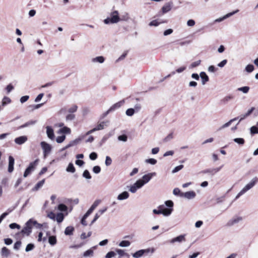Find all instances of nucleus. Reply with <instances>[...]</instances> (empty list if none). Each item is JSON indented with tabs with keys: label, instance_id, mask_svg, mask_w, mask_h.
Returning a JSON list of instances; mask_svg holds the SVG:
<instances>
[{
	"label": "nucleus",
	"instance_id": "nucleus-1",
	"mask_svg": "<svg viewBox=\"0 0 258 258\" xmlns=\"http://www.w3.org/2000/svg\"><path fill=\"white\" fill-rule=\"evenodd\" d=\"M127 19V17L125 18V17H123L122 18H120L118 11H114L111 13L110 17H108L104 20V23L106 24H108L110 23L114 24L117 23L121 20H126Z\"/></svg>",
	"mask_w": 258,
	"mask_h": 258
},
{
	"label": "nucleus",
	"instance_id": "nucleus-2",
	"mask_svg": "<svg viewBox=\"0 0 258 258\" xmlns=\"http://www.w3.org/2000/svg\"><path fill=\"white\" fill-rule=\"evenodd\" d=\"M258 182V178L257 177H253L251 181L247 183L237 194L235 197V200L238 199L241 196L243 195L246 191L252 188Z\"/></svg>",
	"mask_w": 258,
	"mask_h": 258
},
{
	"label": "nucleus",
	"instance_id": "nucleus-3",
	"mask_svg": "<svg viewBox=\"0 0 258 258\" xmlns=\"http://www.w3.org/2000/svg\"><path fill=\"white\" fill-rule=\"evenodd\" d=\"M165 206L162 205L163 208H161L163 214L164 216H169L173 211V202L171 200L166 201L165 202Z\"/></svg>",
	"mask_w": 258,
	"mask_h": 258
},
{
	"label": "nucleus",
	"instance_id": "nucleus-4",
	"mask_svg": "<svg viewBox=\"0 0 258 258\" xmlns=\"http://www.w3.org/2000/svg\"><path fill=\"white\" fill-rule=\"evenodd\" d=\"M40 146L43 150L44 158H45L50 153L52 147L51 145L45 141H42L40 143Z\"/></svg>",
	"mask_w": 258,
	"mask_h": 258
},
{
	"label": "nucleus",
	"instance_id": "nucleus-5",
	"mask_svg": "<svg viewBox=\"0 0 258 258\" xmlns=\"http://www.w3.org/2000/svg\"><path fill=\"white\" fill-rule=\"evenodd\" d=\"M39 160V159H36L34 161L31 162L28 167L26 169L24 173V177H26L28 175H29L32 171H33L36 167L38 164Z\"/></svg>",
	"mask_w": 258,
	"mask_h": 258
},
{
	"label": "nucleus",
	"instance_id": "nucleus-6",
	"mask_svg": "<svg viewBox=\"0 0 258 258\" xmlns=\"http://www.w3.org/2000/svg\"><path fill=\"white\" fill-rule=\"evenodd\" d=\"M31 220H28L25 224V226L22 229L20 232L18 234H22L29 236L32 232V226L31 225Z\"/></svg>",
	"mask_w": 258,
	"mask_h": 258
},
{
	"label": "nucleus",
	"instance_id": "nucleus-7",
	"mask_svg": "<svg viewBox=\"0 0 258 258\" xmlns=\"http://www.w3.org/2000/svg\"><path fill=\"white\" fill-rule=\"evenodd\" d=\"M173 7V3L172 2H169L164 4L162 7L161 10L160 15H163L165 13L169 12L172 9Z\"/></svg>",
	"mask_w": 258,
	"mask_h": 258
},
{
	"label": "nucleus",
	"instance_id": "nucleus-8",
	"mask_svg": "<svg viewBox=\"0 0 258 258\" xmlns=\"http://www.w3.org/2000/svg\"><path fill=\"white\" fill-rule=\"evenodd\" d=\"M222 167H223V165L221 166V167H219L218 168L207 169L202 170L201 171V173H202L203 174L209 173V174H211L212 175H214L216 173L219 172L221 169Z\"/></svg>",
	"mask_w": 258,
	"mask_h": 258
},
{
	"label": "nucleus",
	"instance_id": "nucleus-9",
	"mask_svg": "<svg viewBox=\"0 0 258 258\" xmlns=\"http://www.w3.org/2000/svg\"><path fill=\"white\" fill-rule=\"evenodd\" d=\"M185 234L180 235L176 237L171 239L169 241V242L171 244H173L175 242L181 243L182 242L185 241Z\"/></svg>",
	"mask_w": 258,
	"mask_h": 258
},
{
	"label": "nucleus",
	"instance_id": "nucleus-10",
	"mask_svg": "<svg viewBox=\"0 0 258 258\" xmlns=\"http://www.w3.org/2000/svg\"><path fill=\"white\" fill-rule=\"evenodd\" d=\"M156 175V172H151L143 175L141 180L144 183V184L148 183L153 176Z\"/></svg>",
	"mask_w": 258,
	"mask_h": 258
},
{
	"label": "nucleus",
	"instance_id": "nucleus-11",
	"mask_svg": "<svg viewBox=\"0 0 258 258\" xmlns=\"http://www.w3.org/2000/svg\"><path fill=\"white\" fill-rule=\"evenodd\" d=\"M196 196V194L194 191H189L181 194V197H184L188 200L195 198Z\"/></svg>",
	"mask_w": 258,
	"mask_h": 258
},
{
	"label": "nucleus",
	"instance_id": "nucleus-12",
	"mask_svg": "<svg viewBox=\"0 0 258 258\" xmlns=\"http://www.w3.org/2000/svg\"><path fill=\"white\" fill-rule=\"evenodd\" d=\"M242 218L241 217H233L231 220H229L227 223V226H232L234 224H236L239 223L240 221H242Z\"/></svg>",
	"mask_w": 258,
	"mask_h": 258
},
{
	"label": "nucleus",
	"instance_id": "nucleus-13",
	"mask_svg": "<svg viewBox=\"0 0 258 258\" xmlns=\"http://www.w3.org/2000/svg\"><path fill=\"white\" fill-rule=\"evenodd\" d=\"M28 140L27 136H22L15 139L14 142L16 144L21 145L24 144Z\"/></svg>",
	"mask_w": 258,
	"mask_h": 258
},
{
	"label": "nucleus",
	"instance_id": "nucleus-14",
	"mask_svg": "<svg viewBox=\"0 0 258 258\" xmlns=\"http://www.w3.org/2000/svg\"><path fill=\"white\" fill-rule=\"evenodd\" d=\"M150 251V249H141L132 254V255L135 258H139L141 257L145 253H147Z\"/></svg>",
	"mask_w": 258,
	"mask_h": 258
},
{
	"label": "nucleus",
	"instance_id": "nucleus-15",
	"mask_svg": "<svg viewBox=\"0 0 258 258\" xmlns=\"http://www.w3.org/2000/svg\"><path fill=\"white\" fill-rule=\"evenodd\" d=\"M100 200H96L92 205L91 206L90 209L87 211V212L85 213L86 216H89L92 212L94 210V209L98 206L100 204Z\"/></svg>",
	"mask_w": 258,
	"mask_h": 258
},
{
	"label": "nucleus",
	"instance_id": "nucleus-16",
	"mask_svg": "<svg viewBox=\"0 0 258 258\" xmlns=\"http://www.w3.org/2000/svg\"><path fill=\"white\" fill-rule=\"evenodd\" d=\"M46 134L48 138L51 140H54L55 136L53 128L49 126H46Z\"/></svg>",
	"mask_w": 258,
	"mask_h": 258
},
{
	"label": "nucleus",
	"instance_id": "nucleus-17",
	"mask_svg": "<svg viewBox=\"0 0 258 258\" xmlns=\"http://www.w3.org/2000/svg\"><path fill=\"white\" fill-rule=\"evenodd\" d=\"M15 163L14 158L10 156L9 157V166H8V172L11 173L14 170V165Z\"/></svg>",
	"mask_w": 258,
	"mask_h": 258
},
{
	"label": "nucleus",
	"instance_id": "nucleus-18",
	"mask_svg": "<svg viewBox=\"0 0 258 258\" xmlns=\"http://www.w3.org/2000/svg\"><path fill=\"white\" fill-rule=\"evenodd\" d=\"M124 103V99L115 103L114 104H113L110 107L109 111H113L115 110V109H117L120 108L122 105H123V104Z\"/></svg>",
	"mask_w": 258,
	"mask_h": 258
},
{
	"label": "nucleus",
	"instance_id": "nucleus-19",
	"mask_svg": "<svg viewBox=\"0 0 258 258\" xmlns=\"http://www.w3.org/2000/svg\"><path fill=\"white\" fill-rule=\"evenodd\" d=\"M239 11L238 10H237L235 11H233L232 12H231V13H228L227 14H226V15H225L224 16H223V17L222 18H219L217 19H216L215 20V22H221L223 20L232 16V15H233L234 14L237 13Z\"/></svg>",
	"mask_w": 258,
	"mask_h": 258
},
{
	"label": "nucleus",
	"instance_id": "nucleus-20",
	"mask_svg": "<svg viewBox=\"0 0 258 258\" xmlns=\"http://www.w3.org/2000/svg\"><path fill=\"white\" fill-rule=\"evenodd\" d=\"M233 98H234V96L232 95H229L226 96L225 97H224L223 98H222L220 100V103L221 104H224V105L226 104L228 102H229L230 101L232 100Z\"/></svg>",
	"mask_w": 258,
	"mask_h": 258
},
{
	"label": "nucleus",
	"instance_id": "nucleus-21",
	"mask_svg": "<svg viewBox=\"0 0 258 258\" xmlns=\"http://www.w3.org/2000/svg\"><path fill=\"white\" fill-rule=\"evenodd\" d=\"M129 197V194L127 191H124L119 194L117 197V200L122 201L127 199Z\"/></svg>",
	"mask_w": 258,
	"mask_h": 258
},
{
	"label": "nucleus",
	"instance_id": "nucleus-22",
	"mask_svg": "<svg viewBox=\"0 0 258 258\" xmlns=\"http://www.w3.org/2000/svg\"><path fill=\"white\" fill-rule=\"evenodd\" d=\"M200 76L201 78L202 79V82L203 85H205L206 82L209 81V77L207 75V74L204 72H202L200 74Z\"/></svg>",
	"mask_w": 258,
	"mask_h": 258
},
{
	"label": "nucleus",
	"instance_id": "nucleus-23",
	"mask_svg": "<svg viewBox=\"0 0 258 258\" xmlns=\"http://www.w3.org/2000/svg\"><path fill=\"white\" fill-rule=\"evenodd\" d=\"M105 60V58L102 56H99L93 58L92 59V62L93 63H102Z\"/></svg>",
	"mask_w": 258,
	"mask_h": 258
},
{
	"label": "nucleus",
	"instance_id": "nucleus-24",
	"mask_svg": "<svg viewBox=\"0 0 258 258\" xmlns=\"http://www.w3.org/2000/svg\"><path fill=\"white\" fill-rule=\"evenodd\" d=\"M108 121L101 122L95 127L96 131L103 130L105 126H107L108 125Z\"/></svg>",
	"mask_w": 258,
	"mask_h": 258
},
{
	"label": "nucleus",
	"instance_id": "nucleus-25",
	"mask_svg": "<svg viewBox=\"0 0 258 258\" xmlns=\"http://www.w3.org/2000/svg\"><path fill=\"white\" fill-rule=\"evenodd\" d=\"M85 138V136H80L79 138L77 139L73 140L70 142L69 143L70 145H71V147L76 145L78 144L79 143V142L82 141L84 138Z\"/></svg>",
	"mask_w": 258,
	"mask_h": 258
},
{
	"label": "nucleus",
	"instance_id": "nucleus-26",
	"mask_svg": "<svg viewBox=\"0 0 258 258\" xmlns=\"http://www.w3.org/2000/svg\"><path fill=\"white\" fill-rule=\"evenodd\" d=\"M36 122V120H30V121H29L26 122L25 123H24V124L20 125V126H19L18 127V130H20V129H22V128L28 127V126H29L30 125H34V124H35Z\"/></svg>",
	"mask_w": 258,
	"mask_h": 258
},
{
	"label": "nucleus",
	"instance_id": "nucleus-27",
	"mask_svg": "<svg viewBox=\"0 0 258 258\" xmlns=\"http://www.w3.org/2000/svg\"><path fill=\"white\" fill-rule=\"evenodd\" d=\"M10 254V250L6 247H3L1 250V255L2 256L8 257Z\"/></svg>",
	"mask_w": 258,
	"mask_h": 258
},
{
	"label": "nucleus",
	"instance_id": "nucleus-28",
	"mask_svg": "<svg viewBox=\"0 0 258 258\" xmlns=\"http://www.w3.org/2000/svg\"><path fill=\"white\" fill-rule=\"evenodd\" d=\"M45 182V179H43L42 180L39 181L35 185V186L32 188L33 191H37L40 188H41L43 185L44 184Z\"/></svg>",
	"mask_w": 258,
	"mask_h": 258
},
{
	"label": "nucleus",
	"instance_id": "nucleus-29",
	"mask_svg": "<svg viewBox=\"0 0 258 258\" xmlns=\"http://www.w3.org/2000/svg\"><path fill=\"white\" fill-rule=\"evenodd\" d=\"M167 21L166 20H165L164 21H159L158 20H153L151 22H150L149 25L150 26L156 27V26H158L159 24H160L161 23H167Z\"/></svg>",
	"mask_w": 258,
	"mask_h": 258
},
{
	"label": "nucleus",
	"instance_id": "nucleus-30",
	"mask_svg": "<svg viewBox=\"0 0 258 258\" xmlns=\"http://www.w3.org/2000/svg\"><path fill=\"white\" fill-rule=\"evenodd\" d=\"M74 231V228L73 226H68L64 230V234L66 235H72L73 234Z\"/></svg>",
	"mask_w": 258,
	"mask_h": 258
},
{
	"label": "nucleus",
	"instance_id": "nucleus-31",
	"mask_svg": "<svg viewBox=\"0 0 258 258\" xmlns=\"http://www.w3.org/2000/svg\"><path fill=\"white\" fill-rule=\"evenodd\" d=\"M29 220H31V225L35 226V227L37 229H41L42 228V225L41 224L38 223L36 221L34 220L33 219H30Z\"/></svg>",
	"mask_w": 258,
	"mask_h": 258
},
{
	"label": "nucleus",
	"instance_id": "nucleus-32",
	"mask_svg": "<svg viewBox=\"0 0 258 258\" xmlns=\"http://www.w3.org/2000/svg\"><path fill=\"white\" fill-rule=\"evenodd\" d=\"M66 171L68 172L74 173L76 169L72 163H70L66 169Z\"/></svg>",
	"mask_w": 258,
	"mask_h": 258
},
{
	"label": "nucleus",
	"instance_id": "nucleus-33",
	"mask_svg": "<svg viewBox=\"0 0 258 258\" xmlns=\"http://www.w3.org/2000/svg\"><path fill=\"white\" fill-rule=\"evenodd\" d=\"M57 240L56 236H49L48 237V242L51 245H54L56 243Z\"/></svg>",
	"mask_w": 258,
	"mask_h": 258
},
{
	"label": "nucleus",
	"instance_id": "nucleus-34",
	"mask_svg": "<svg viewBox=\"0 0 258 258\" xmlns=\"http://www.w3.org/2000/svg\"><path fill=\"white\" fill-rule=\"evenodd\" d=\"M64 219L63 214L62 213H59L57 214L55 220L58 223H61Z\"/></svg>",
	"mask_w": 258,
	"mask_h": 258
},
{
	"label": "nucleus",
	"instance_id": "nucleus-35",
	"mask_svg": "<svg viewBox=\"0 0 258 258\" xmlns=\"http://www.w3.org/2000/svg\"><path fill=\"white\" fill-rule=\"evenodd\" d=\"M11 100L9 97L5 96L2 100V106H5L7 104L11 103Z\"/></svg>",
	"mask_w": 258,
	"mask_h": 258
},
{
	"label": "nucleus",
	"instance_id": "nucleus-36",
	"mask_svg": "<svg viewBox=\"0 0 258 258\" xmlns=\"http://www.w3.org/2000/svg\"><path fill=\"white\" fill-rule=\"evenodd\" d=\"M131 244V242L127 240H122L119 243V246L120 247H127Z\"/></svg>",
	"mask_w": 258,
	"mask_h": 258
},
{
	"label": "nucleus",
	"instance_id": "nucleus-37",
	"mask_svg": "<svg viewBox=\"0 0 258 258\" xmlns=\"http://www.w3.org/2000/svg\"><path fill=\"white\" fill-rule=\"evenodd\" d=\"M233 141L234 142L240 145H243L245 143L244 139L241 138H235L233 139Z\"/></svg>",
	"mask_w": 258,
	"mask_h": 258
},
{
	"label": "nucleus",
	"instance_id": "nucleus-38",
	"mask_svg": "<svg viewBox=\"0 0 258 258\" xmlns=\"http://www.w3.org/2000/svg\"><path fill=\"white\" fill-rule=\"evenodd\" d=\"M135 109L131 108L127 109L125 111V114L126 115L128 116H133L135 113Z\"/></svg>",
	"mask_w": 258,
	"mask_h": 258
},
{
	"label": "nucleus",
	"instance_id": "nucleus-39",
	"mask_svg": "<svg viewBox=\"0 0 258 258\" xmlns=\"http://www.w3.org/2000/svg\"><path fill=\"white\" fill-rule=\"evenodd\" d=\"M58 209L61 212H65L67 210L68 207L63 204H60L58 206Z\"/></svg>",
	"mask_w": 258,
	"mask_h": 258
},
{
	"label": "nucleus",
	"instance_id": "nucleus-40",
	"mask_svg": "<svg viewBox=\"0 0 258 258\" xmlns=\"http://www.w3.org/2000/svg\"><path fill=\"white\" fill-rule=\"evenodd\" d=\"M59 132L64 134H70L71 129L67 126H64L59 130Z\"/></svg>",
	"mask_w": 258,
	"mask_h": 258
},
{
	"label": "nucleus",
	"instance_id": "nucleus-41",
	"mask_svg": "<svg viewBox=\"0 0 258 258\" xmlns=\"http://www.w3.org/2000/svg\"><path fill=\"white\" fill-rule=\"evenodd\" d=\"M83 176L87 179H90L91 178V176L90 174L89 171L88 170H85L83 172Z\"/></svg>",
	"mask_w": 258,
	"mask_h": 258
},
{
	"label": "nucleus",
	"instance_id": "nucleus-42",
	"mask_svg": "<svg viewBox=\"0 0 258 258\" xmlns=\"http://www.w3.org/2000/svg\"><path fill=\"white\" fill-rule=\"evenodd\" d=\"M93 251L91 249L86 250L83 253V256L85 257H87V256H93Z\"/></svg>",
	"mask_w": 258,
	"mask_h": 258
},
{
	"label": "nucleus",
	"instance_id": "nucleus-43",
	"mask_svg": "<svg viewBox=\"0 0 258 258\" xmlns=\"http://www.w3.org/2000/svg\"><path fill=\"white\" fill-rule=\"evenodd\" d=\"M145 162L152 165H155L157 163V160L153 158H150L145 160Z\"/></svg>",
	"mask_w": 258,
	"mask_h": 258
},
{
	"label": "nucleus",
	"instance_id": "nucleus-44",
	"mask_svg": "<svg viewBox=\"0 0 258 258\" xmlns=\"http://www.w3.org/2000/svg\"><path fill=\"white\" fill-rule=\"evenodd\" d=\"M35 247V245L33 243H29L27 244L26 247L25 248V251L26 252H29L32 250H33Z\"/></svg>",
	"mask_w": 258,
	"mask_h": 258
},
{
	"label": "nucleus",
	"instance_id": "nucleus-45",
	"mask_svg": "<svg viewBox=\"0 0 258 258\" xmlns=\"http://www.w3.org/2000/svg\"><path fill=\"white\" fill-rule=\"evenodd\" d=\"M134 184L136 186V187L139 189L141 188L144 185V183L142 182V181L141 179H139L137 180Z\"/></svg>",
	"mask_w": 258,
	"mask_h": 258
},
{
	"label": "nucleus",
	"instance_id": "nucleus-46",
	"mask_svg": "<svg viewBox=\"0 0 258 258\" xmlns=\"http://www.w3.org/2000/svg\"><path fill=\"white\" fill-rule=\"evenodd\" d=\"M163 208V206H158V210H156V209H154L153 210V213L155 214H162V213H163V211H162V209L161 208Z\"/></svg>",
	"mask_w": 258,
	"mask_h": 258
},
{
	"label": "nucleus",
	"instance_id": "nucleus-47",
	"mask_svg": "<svg viewBox=\"0 0 258 258\" xmlns=\"http://www.w3.org/2000/svg\"><path fill=\"white\" fill-rule=\"evenodd\" d=\"M249 90V87L248 86H244L238 88V90L239 91H241L244 93H247Z\"/></svg>",
	"mask_w": 258,
	"mask_h": 258
},
{
	"label": "nucleus",
	"instance_id": "nucleus-48",
	"mask_svg": "<svg viewBox=\"0 0 258 258\" xmlns=\"http://www.w3.org/2000/svg\"><path fill=\"white\" fill-rule=\"evenodd\" d=\"M112 136V134L111 133H109L107 135H105L102 139L101 141V143L103 144L105 143L111 136Z\"/></svg>",
	"mask_w": 258,
	"mask_h": 258
},
{
	"label": "nucleus",
	"instance_id": "nucleus-49",
	"mask_svg": "<svg viewBox=\"0 0 258 258\" xmlns=\"http://www.w3.org/2000/svg\"><path fill=\"white\" fill-rule=\"evenodd\" d=\"M65 139H66V136L65 135H62L61 136L58 137L56 139V141L58 143H61L63 142L64 141Z\"/></svg>",
	"mask_w": 258,
	"mask_h": 258
},
{
	"label": "nucleus",
	"instance_id": "nucleus-50",
	"mask_svg": "<svg viewBox=\"0 0 258 258\" xmlns=\"http://www.w3.org/2000/svg\"><path fill=\"white\" fill-rule=\"evenodd\" d=\"M218 71V68L214 66H210L208 68V71L210 73H216Z\"/></svg>",
	"mask_w": 258,
	"mask_h": 258
},
{
	"label": "nucleus",
	"instance_id": "nucleus-51",
	"mask_svg": "<svg viewBox=\"0 0 258 258\" xmlns=\"http://www.w3.org/2000/svg\"><path fill=\"white\" fill-rule=\"evenodd\" d=\"M183 168V165H180L179 166H177L175 167L172 171V173H175L176 172H177L179 170H181Z\"/></svg>",
	"mask_w": 258,
	"mask_h": 258
},
{
	"label": "nucleus",
	"instance_id": "nucleus-52",
	"mask_svg": "<svg viewBox=\"0 0 258 258\" xmlns=\"http://www.w3.org/2000/svg\"><path fill=\"white\" fill-rule=\"evenodd\" d=\"M182 192H181L180 190L178 188H175L173 190V194L175 196H178L181 197V194Z\"/></svg>",
	"mask_w": 258,
	"mask_h": 258
},
{
	"label": "nucleus",
	"instance_id": "nucleus-53",
	"mask_svg": "<svg viewBox=\"0 0 258 258\" xmlns=\"http://www.w3.org/2000/svg\"><path fill=\"white\" fill-rule=\"evenodd\" d=\"M116 252L120 255V256H122L123 255L128 256V254L125 253L122 249H117Z\"/></svg>",
	"mask_w": 258,
	"mask_h": 258
},
{
	"label": "nucleus",
	"instance_id": "nucleus-54",
	"mask_svg": "<svg viewBox=\"0 0 258 258\" xmlns=\"http://www.w3.org/2000/svg\"><path fill=\"white\" fill-rule=\"evenodd\" d=\"M250 130L251 134H258V127L256 126H251Z\"/></svg>",
	"mask_w": 258,
	"mask_h": 258
},
{
	"label": "nucleus",
	"instance_id": "nucleus-55",
	"mask_svg": "<svg viewBox=\"0 0 258 258\" xmlns=\"http://www.w3.org/2000/svg\"><path fill=\"white\" fill-rule=\"evenodd\" d=\"M9 227L12 229H15V228H17V229H20L21 226H20V225H19V224H18L16 223H13L9 225Z\"/></svg>",
	"mask_w": 258,
	"mask_h": 258
},
{
	"label": "nucleus",
	"instance_id": "nucleus-56",
	"mask_svg": "<svg viewBox=\"0 0 258 258\" xmlns=\"http://www.w3.org/2000/svg\"><path fill=\"white\" fill-rule=\"evenodd\" d=\"M118 140L120 141L126 142L127 140V137L126 135H122L118 137Z\"/></svg>",
	"mask_w": 258,
	"mask_h": 258
},
{
	"label": "nucleus",
	"instance_id": "nucleus-57",
	"mask_svg": "<svg viewBox=\"0 0 258 258\" xmlns=\"http://www.w3.org/2000/svg\"><path fill=\"white\" fill-rule=\"evenodd\" d=\"M105 165L107 166H110L112 163V159L109 156H106L105 162Z\"/></svg>",
	"mask_w": 258,
	"mask_h": 258
},
{
	"label": "nucleus",
	"instance_id": "nucleus-58",
	"mask_svg": "<svg viewBox=\"0 0 258 258\" xmlns=\"http://www.w3.org/2000/svg\"><path fill=\"white\" fill-rule=\"evenodd\" d=\"M98 155L96 152H92L89 155V158L92 160H95L97 158Z\"/></svg>",
	"mask_w": 258,
	"mask_h": 258
},
{
	"label": "nucleus",
	"instance_id": "nucleus-59",
	"mask_svg": "<svg viewBox=\"0 0 258 258\" xmlns=\"http://www.w3.org/2000/svg\"><path fill=\"white\" fill-rule=\"evenodd\" d=\"M93 171L96 174H98L101 171V168L99 166H95L93 168Z\"/></svg>",
	"mask_w": 258,
	"mask_h": 258
},
{
	"label": "nucleus",
	"instance_id": "nucleus-60",
	"mask_svg": "<svg viewBox=\"0 0 258 258\" xmlns=\"http://www.w3.org/2000/svg\"><path fill=\"white\" fill-rule=\"evenodd\" d=\"M173 138V133H170L165 139H164V142H167L170 141L171 139Z\"/></svg>",
	"mask_w": 258,
	"mask_h": 258
},
{
	"label": "nucleus",
	"instance_id": "nucleus-61",
	"mask_svg": "<svg viewBox=\"0 0 258 258\" xmlns=\"http://www.w3.org/2000/svg\"><path fill=\"white\" fill-rule=\"evenodd\" d=\"M21 241H17L14 245V248L15 250H19L21 246Z\"/></svg>",
	"mask_w": 258,
	"mask_h": 258
},
{
	"label": "nucleus",
	"instance_id": "nucleus-62",
	"mask_svg": "<svg viewBox=\"0 0 258 258\" xmlns=\"http://www.w3.org/2000/svg\"><path fill=\"white\" fill-rule=\"evenodd\" d=\"M77 109H78V106L76 105H74L69 109L68 111L70 113H74V112H75L77 110Z\"/></svg>",
	"mask_w": 258,
	"mask_h": 258
},
{
	"label": "nucleus",
	"instance_id": "nucleus-63",
	"mask_svg": "<svg viewBox=\"0 0 258 258\" xmlns=\"http://www.w3.org/2000/svg\"><path fill=\"white\" fill-rule=\"evenodd\" d=\"M115 255V253L113 251H111L108 252L106 254L105 257L106 258H112V257L114 256Z\"/></svg>",
	"mask_w": 258,
	"mask_h": 258
},
{
	"label": "nucleus",
	"instance_id": "nucleus-64",
	"mask_svg": "<svg viewBox=\"0 0 258 258\" xmlns=\"http://www.w3.org/2000/svg\"><path fill=\"white\" fill-rule=\"evenodd\" d=\"M29 98V96H28V95H25V96H22L21 98H20V102L21 103H24V102H26Z\"/></svg>",
	"mask_w": 258,
	"mask_h": 258
}]
</instances>
